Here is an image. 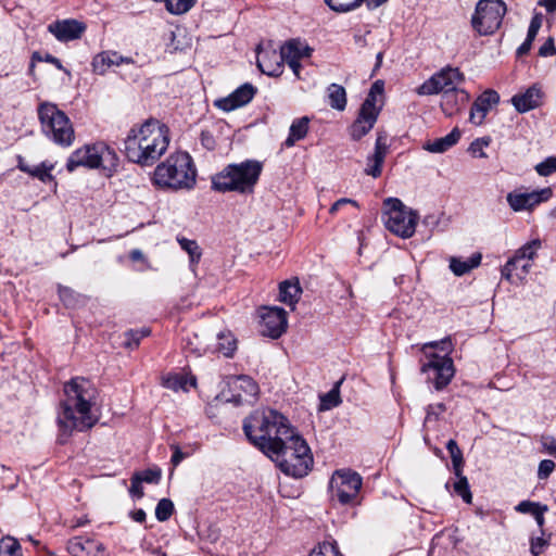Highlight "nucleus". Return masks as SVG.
I'll return each mask as SVG.
<instances>
[{
    "label": "nucleus",
    "mask_w": 556,
    "mask_h": 556,
    "mask_svg": "<svg viewBox=\"0 0 556 556\" xmlns=\"http://www.w3.org/2000/svg\"><path fill=\"white\" fill-rule=\"evenodd\" d=\"M117 165L116 152L104 142H97L76 149L67 159L66 169L72 173L79 166L90 169L102 168L111 176Z\"/></svg>",
    "instance_id": "nucleus-7"
},
{
    "label": "nucleus",
    "mask_w": 556,
    "mask_h": 556,
    "mask_svg": "<svg viewBox=\"0 0 556 556\" xmlns=\"http://www.w3.org/2000/svg\"><path fill=\"white\" fill-rule=\"evenodd\" d=\"M301 292L302 289L298 280H286L279 286V300L293 307L298 303Z\"/></svg>",
    "instance_id": "nucleus-28"
},
{
    "label": "nucleus",
    "mask_w": 556,
    "mask_h": 556,
    "mask_svg": "<svg viewBox=\"0 0 556 556\" xmlns=\"http://www.w3.org/2000/svg\"><path fill=\"white\" fill-rule=\"evenodd\" d=\"M446 448L452 458L454 475L459 476L463 472V467H464L463 453H462L457 442L453 439L447 441Z\"/></svg>",
    "instance_id": "nucleus-33"
},
{
    "label": "nucleus",
    "mask_w": 556,
    "mask_h": 556,
    "mask_svg": "<svg viewBox=\"0 0 556 556\" xmlns=\"http://www.w3.org/2000/svg\"><path fill=\"white\" fill-rule=\"evenodd\" d=\"M325 2L336 12H349L362 4V0H325Z\"/></svg>",
    "instance_id": "nucleus-42"
},
{
    "label": "nucleus",
    "mask_w": 556,
    "mask_h": 556,
    "mask_svg": "<svg viewBox=\"0 0 556 556\" xmlns=\"http://www.w3.org/2000/svg\"><path fill=\"white\" fill-rule=\"evenodd\" d=\"M542 504L531 502V501H522L516 506V510L521 514H531L532 516L534 513L540 509Z\"/></svg>",
    "instance_id": "nucleus-51"
},
{
    "label": "nucleus",
    "mask_w": 556,
    "mask_h": 556,
    "mask_svg": "<svg viewBox=\"0 0 556 556\" xmlns=\"http://www.w3.org/2000/svg\"><path fill=\"white\" fill-rule=\"evenodd\" d=\"M55 164L49 161H43L39 165L30 166L22 156L17 157V168L27 173L31 177L39 179L42 182H55L54 176L51 172L54 169Z\"/></svg>",
    "instance_id": "nucleus-21"
},
{
    "label": "nucleus",
    "mask_w": 556,
    "mask_h": 556,
    "mask_svg": "<svg viewBox=\"0 0 556 556\" xmlns=\"http://www.w3.org/2000/svg\"><path fill=\"white\" fill-rule=\"evenodd\" d=\"M506 200L510 208L515 212L530 211L526 192H509Z\"/></svg>",
    "instance_id": "nucleus-35"
},
{
    "label": "nucleus",
    "mask_w": 556,
    "mask_h": 556,
    "mask_svg": "<svg viewBox=\"0 0 556 556\" xmlns=\"http://www.w3.org/2000/svg\"><path fill=\"white\" fill-rule=\"evenodd\" d=\"M541 25H542V15L535 14L532 17L529 29H528L527 37L529 38V40H534V38L536 37V35L539 33Z\"/></svg>",
    "instance_id": "nucleus-53"
},
{
    "label": "nucleus",
    "mask_w": 556,
    "mask_h": 556,
    "mask_svg": "<svg viewBox=\"0 0 556 556\" xmlns=\"http://www.w3.org/2000/svg\"><path fill=\"white\" fill-rule=\"evenodd\" d=\"M256 66L257 70L263 71L265 66H268L265 59L270 53V50H265L263 46L260 43L256 47ZM273 54H275V51H271Z\"/></svg>",
    "instance_id": "nucleus-52"
},
{
    "label": "nucleus",
    "mask_w": 556,
    "mask_h": 556,
    "mask_svg": "<svg viewBox=\"0 0 556 556\" xmlns=\"http://www.w3.org/2000/svg\"><path fill=\"white\" fill-rule=\"evenodd\" d=\"M548 545V540L543 536L531 538L530 552L533 556L541 555Z\"/></svg>",
    "instance_id": "nucleus-49"
},
{
    "label": "nucleus",
    "mask_w": 556,
    "mask_h": 556,
    "mask_svg": "<svg viewBox=\"0 0 556 556\" xmlns=\"http://www.w3.org/2000/svg\"><path fill=\"white\" fill-rule=\"evenodd\" d=\"M465 80L463 72H435L417 88L419 96L448 93L457 90V85Z\"/></svg>",
    "instance_id": "nucleus-14"
},
{
    "label": "nucleus",
    "mask_w": 556,
    "mask_h": 556,
    "mask_svg": "<svg viewBox=\"0 0 556 556\" xmlns=\"http://www.w3.org/2000/svg\"><path fill=\"white\" fill-rule=\"evenodd\" d=\"M543 90L540 84H533L523 92H519L511 98V104L519 113H526L541 105Z\"/></svg>",
    "instance_id": "nucleus-19"
},
{
    "label": "nucleus",
    "mask_w": 556,
    "mask_h": 556,
    "mask_svg": "<svg viewBox=\"0 0 556 556\" xmlns=\"http://www.w3.org/2000/svg\"><path fill=\"white\" fill-rule=\"evenodd\" d=\"M261 332L273 339L279 338L287 328V313L281 307H264L261 314Z\"/></svg>",
    "instance_id": "nucleus-17"
},
{
    "label": "nucleus",
    "mask_w": 556,
    "mask_h": 556,
    "mask_svg": "<svg viewBox=\"0 0 556 556\" xmlns=\"http://www.w3.org/2000/svg\"><path fill=\"white\" fill-rule=\"evenodd\" d=\"M262 169V163L254 160L229 164L212 178V187L219 192L250 193L258 181Z\"/></svg>",
    "instance_id": "nucleus-5"
},
{
    "label": "nucleus",
    "mask_w": 556,
    "mask_h": 556,
    "mask_svg": "<svg viewBox=\"0 0 556 556\" xmlns=\"http://www.w3.org/2000/svg\"><path fill=\"white\" fill-rule=\"evenodd\" d=\"M59 295L61 301L68 307H75L78 302V295L67 287H60Z\"/></svg>",
    "instance_id": "nucleus-47"
},
{
    "label": "nucleus",
    "mask_w": 556,
    "mask_h": 556,
    "mask_svg": "<svg viewBox=\"0 0 556 556\" xmlns=\"http://www.w3.org/2000/svg\"><path fill=\"white\" fill-rule=\"evenodd\" d=\"M489 142L483 140V139H477L476 141H473L471 144H470V151L473 153V154H477L478 153V156L479 157H485V153L483 152L482 150V147L483 146H488Z\"/></svg>",
    "instance_id": "nucleus-58"
},
{
    "label": "nucleus",
    "mask_w": 556,
    "mask_h": 556,
    "mask_svg": "<svg viewBox=\"0 0 556 556\" xmlns=\"http://www.w3.org/2000/svg\"><path fill=\"white\" fill-rule=\"evenodd\" d=\"M129 493L132 497H136V498H141L144 495L142 482L139 479V476H137L136 473H134L130 479Z\"/></svg>",
    "instance_id": "nucleus-50"
},
{
    "label": "nucleus",
    "mask_w": 556,
    "mask_h": 556,
    "mask_svg": "<svg viewBox=\"0 0 556 556\" xmlns=\"http://www.w3.org/2000/svg\"><path fill=\"white\" fill-rule=\"evenodd\" d=\"M457 480L453 483L454 492L459 495L465 503L470 504L472 500V495L469 489L468 480L463 472L459 476H455Z\"/></svg>",
    "instance_id": "nucleus-37"
},
{
    "label": "nucleus",
    "mask_w": 556,
    "mask_h": 556,
    "mask_svg": "<svg viewBox=\"0 0 556 556\" xmlns=\"http://www.w3.org/2000/svg\"><path fill=\"white\" fill-rule=\"evenodd\" d=\"M200 141H201V144L207 149V150H214L215 147H216V141H215V138L214 136L212 135V132L210 130H202L201 134H200Z\"/></svg>",
    "instance_id": "nucleus-54"
},
{
    "label": "nucleus",
    "mask_w": 556,
    "mask_h": 556,
    "mask_svg": "<svg viewBox=\"0 0 556 556\" xmlns=\"http://www.w3.org/2000/svg\"><path fill=\"white\" fill-rule=\"evenodd\" d=\"M308 125L309 118L307 116L295 118L290 126L289 135L283 146L291 148L296 141L304 139L308 132Z\"/></svg>",
    "instance_id": "nucleus-26"
},
{
    "label": "nucleus",
    "mask_w": 556,
    "mask_h": 556,
    "mask_svg": "<svg viewBox=\"0 0 556 556\" xmlns=\"http://www.w3.org/2000/svg\"><path fill=\"white\" fill-rule=\"evenodd\" d=\"M386 157H382L380 155L371 154L367 157V166L364 169L365 174L368 176H371L374 178H377L381 175L382 172V165Z\"/></svg>",
    "instance_id": "nucleus-40"
},
{
    "label": "nucleus",
    "mask_w": 556,
    "mask_h": 556,
    "mask_svg": "<svg viewBox=\"0 0 556 556\" xmlns=\"http://www.w3.org/2000/svg\"><path fill=\"white\" fill-rule=\"evenodd\" d=\"M362 477L352 470H337L330 480V494L342 505L355 504L362 488Z\"/></svg>",
    "instance_id": "nucleus-11"
},
{
    "label": "nucleus",
    "mask_w": 556,
    "mask_h": 556,
    "mask_svg": "<svg viewBox=\"0 0 556 556\" xmlns=\"http://www.w3.org/2000/svg\"><path fill=\"white\" fill-rule=\"evenodd\" d=\"M249 441L269 457L280 459L283 472L295 478L308 473L313 456L306 441L274 409H256L243 421Z\"/></svg>",
    "instance_id": "nucleus-1"
},
{
    "label": "nucleus",
    "mask_w": 556,
    "mask_h": 556,
    "mask_svg": "<svg viewBox=\"0 0 556 556\" xmlns=\"http://www.w3.org/2000/svg\"><path fill=\"white\" fill-rule=\"evenodd\" d=\"M312 48L300 39H291L280 48V60L291 70H299L308 66Z\"/></svg>",
    "instance_id": "nucleus-15"
},
{
    "label": "nucleus",
    "mask_w": 556,
    "mask_h": 556,
    "mask_svg": "<svg viewBox=\"0 0 556 556\" xmlns=\"http://www.w3.org/2000/svg\"><path fill=\"white\" fill-rule=\"evenodd\" d=\"M421 371L427 375L428 380L433 381L437 390L445 388L455 372L452 358L438 354L428 356V361L421 366Z\"/></svg>",
    "instance_id": "nucleus-13"
},
{
    "label": "nucleus",
    "mask_w": 556,
    "mask_h": 556,
    "mask_svg": "<svg viewBox=\"0 0 556 556\" xmlns=\"http://www.w3.org/2000/svg\"><path fill=\"white\" fill-rule=\"evenodd\" d=\"M506 5L502 0H480L471 18L473 29L480 35L493 34L502 24Z\"/></svg>",
    "instance_id": "nucleus-10"
},
{
    "label": "nucleus",
    "mask_w": 556,
    "mask_h": 556,
    "mask_svg": "<svg viewBox=\"0 0 556 556\" xmlns=\"http://www.w3.org/2000/svg\"><path fill=\"white\" fill-rule=\"evenodd\" d=\"M345 204H352L353 206L358 207V203L355 200L342 198L331 205L329 213L332 215L336 214Z\"/></svg>",
    "instance_id": "nucleus-55"
},
{
    "label": "nucleus",
    "mask_w": 556,
    "mask_h": 556,
    "mask_svg": "<svg viewBox=\"0 0 556 556\" xmlns=\"http://www.w3.org/2000/svg\"><path fill=\"white\" fill-rule=\"evenodd\" d=\"M556 53V49L554 46V40L548 38L540 48L539 54L541 56H549Z\"/></svg>",
    "instance_id": "nucleus-57"
},
{
    "label": "nucleus",
    "mask_w": 556,
    "mask_h": 556,
    "mask_svg": "<svg viewBox=\"0 0 556 556\" xmlns=\"http://www.w3.org/2000/svg\"><path fill=\"white\" fill-rule=\"evenodd\" d=\"M48 29L61 41H70L79 38L85 31V25L76 20H64L52 23Z\"/></svg>",
    "instance_id": "nucleus-20"
},
{
    "label": "nucleus",
    "mask_w": 556,
    "mask_h": 556,
    "mask_svg": "<svg viewBox=\"0 0 556 556\" xmlns=\"http://www.w3.org/2000/svg\"><path fill=\"white\" fill-rule=\"evenodd\" d=\"M540 248L541 241L539 239L527 242L519 248L503 266L501 270L502 278L511 281L515 274L519 279H523L528 275Z\"/></svg>",
    "instance_id": "nucleus-12"
},
{
    "label": "nucleus",
    "mask_w": 556,
    "mask_h": 556,
    "mask_svg": "<svg viewBox=\"0 0 556 556\" xmlns=\"http://www.w3.org/2000/svg\"><path fill=\"white\" fill-rule=\"evenodd\" d=\"M329 104L332 109L343 111L346 106L345 89L337 84H331L328 87Z\"/></svg>",
    "instance_id": "nucleus-31"
},
{
    "label": "nucleus",
    "mask_w": 556,
    "mask_h": 556,
    "mask_svg": "<svg viewBox=\"0 0 556 556\" xmlns=\"http://www.w3.org/2000/svg\"><path fill=\"white\" fill-rule=\"evenodd\" d=\"M341 381H338L336 386L327 393L320 395L319 410H329L337 407L341 403L339 387Z\"/></svg>",
    "instance_id": "nucleus-34"
},
{
    "label": "nucleus",
    "mask_w": 556,
    "mask_h": 556,
    "mask_svg": "<svg viewBox=\"0 0 556 556\" xmlns=\"http://www.w3.org/2000/svg\"><path fill=\"white\" fill-rule=\"evenodd\" d=\"M532 41L527 37L525 42L518 48L517 53L519 55L526 54L530 50Z\"/></svg>",
    "instance_id": "nucleus-64"
},
{
    "label": "nucleus",
    "mask_w": 556,
    "mask_h": 556,
    "mask_svg": "<svg viewBox=\"0 0 556 556\" xmlns=\"http://www.w3.org/2000/svg\"><path fill=\"white\" fill-rule=\"evenodd\" d=\"M177 242L180 248L188 253L190 266L192 269L198 265L202 256V250L195 240L187 239L185 237L178 236Z\"/></svg>",
    "instance_id": "nucleus-30"
},
{
    "label": "nucleus",
    "mask_w": 556,
    "mask_h": 556,
    "mask_svg": "<svg viewBox=\"0 0 556 556\" xmlns=\"http://www.w3.org/2000/svg\"><path fill=\"white\" fill-rule=\"evenodd\" d=\"M236 389H240L244 392V396L240 393L233 396L236 404L247 402V396L254 397L258 392L256 382L248 376H240L237 378Z\"/></svg>",
    "instance_id": "nucleus-29"
},
{
    "label": "nucleus",
    "mask_w": 556,
    "mask_h": 556,
    "mask_svg": "<svg viewBox=\"0 0 556 556\" xmlns=\"http://www.w3.org/2000/svg\"><path fill=\"white\" fill-rule=\"evenodd\" d=\"M308 556H340V552L336 541H324Z\"/></svg>",
    "instance_id": "nucleus-38"
},
{
    "label": "nucleus",
    "mask_w": 556,
    "mask_h": 556,
    "mask_svg": "<svg viewBox=\"0 0 556 556\" xmlns=\"http://www.w3.org/2000/svg\"><path fill=\"white\" fill-rule=\"evenodd\" d=\"M101 548L102 545L99 542L87 536H75L67 543V551L73 556H92Z\"/></svg>",
    "instance_id": "nucleus-23"
},
{
    "label": "nucleus",
    "mask_w": 556,
    "mask_h": 556,
    "mask_svg": "<svg viewBox=\"0 0 556 556\" xmlns=\"http://www.w3.org/2000/svg\"><path fill=\"white\" fill-rule=\"evenodd\" d=\"M539 5L544 7L548 12L556 9V0H540Z\"/></svg>",
    "instance_id": "nucleus-63"
},
{
    "label": "nucleus",
    "mask_w": 556,
    "mask_h": 556,
    "mask_svg": "<svg viewBox=\"0 0 556 556\" xmlns=\"http://www.w3.org/2000/svg\"><path fill=\"white\" fill-rule=\"evenodd\" d=\"M460 139V131L458 128H454L450 134L442 138H438L433 141H428L424 144V150L430 153H444L453 146H455Z\"/></svg>",
    "instance_id": "nucleus-24"
},
{
    "label": "nucleus",
    "mask_w": 556,
    "mask_h": 556,
    "mask_svg": "<svg viewBox=\"0 0 556 556\" xmlns=\"http://www.w3.org/2000/svg\"><path fill=\"white\" fill-rule=\"evenodd\" d=\"M548 510V507L546 505H542L540 509H538L533 517L541 530V532L543 533V527H544V523H545V517H544V514Z\"/></svg>",
    "instance_id": "nucleus-59"
},
{
    "label": "nucleus",
    "mask_w": 556,
    "mask_h": 556,
    "mask_svg": "<svg viewBox=\"0 0 556 556\" xmlns=\"http://www.w3.org/2000/svg\"><path fill=\"white\" fill-rule=\"evenodd\" d=\"M500 96L495 90L489 89L482 92L473 102L469 121L475 125H481L488 112L498 103Z\"/></svg>",
    "instance_id": "nucleus-18"
},
{
    "label": "nucleus",
    "mask_w": 556,
    "mask_h": 556,
    "mask_svg": "<svg viewBox=\"0 0 556 556\" xmlns=\"http://www.w3.org/2000/svg\"><path fill=\"white\" fill-rule=\"evenodd\" d=\"M168 144V127L156 119H149L129 130L124 140V153L131 163L152 166L166 152Z\"/></svg>",
    "instance_id": "nucleus-3"
},
{
    "label": "nucleus",
    "mask_w": 556,
    "mask_h": 556,
    "mask_svg": "<svg viewBox=\"0 0 556 556\" xmlns=\"http://www.w3.org/2000/svg\"><path fill=\"white\" fill-rule=\"evenodd\" d=\"M174 513V504L168 498H162L159 501L155 507V517L159 521L164 522L168 520Z\"/></svg>",
    "instance_id": "nucleus-41"
},
{
    "label": "nucleus",
    "mask_w": 556,
    "mask_h": 556,
    "mask_svg": "<svg viewBox=\"0 0 556 556\" xmlns=\"http://www.w3.org/2000/svg\"><path fill=\"white\" fill-rule=\"evenodd\" d=\"M384 105V83L376 80L361 105L357 118L350 127L351 138L355 141L361 140L375 126L378 116Z\"/></svg>",
    "instance_id": "nucleus-8"
},
{
    "label": "nucleus",
    "mask_w": 556,
    "mask_h": 556,
    "mask_svg": "<svg viewBox=\"0 0 556 556\" xmlns=\"http://www.w3.org/2000/svg\"><path fill=\"white\" fill-rule=\"evenodd\" d=\"M481 253H473L468 260L452 256L450 258V269L455 276L459 277L478 267L481 263Z\"/></svg>",
    "instance_id": "nucleus-25"
},
{
    "label": "nucleus",
    "mask_w": 556,
    "mask_h": 556,
    "mask_svg": "<svg viewBox=\"0 0 556 556\" xmlns=\"http://www.w3.org/2000/svg\"><path fill=\"white\" fill-rule=\"evenodd\" d=\"M526 194H527L529 207H530V210H532L540 203L548 201L553 195V191L549 187H547V188H543L540 190L526 192Z\"/></svg>",
    "instance_id": "nucleus-36"
},
{
    "label": "nucleus",
    "mask_w": 556,
    "mask_h": 556,
    "mask_svg": "<svg viewBox=\"0 0 556 556\" xmlns=\"http://www.w3.org/2000/svg\"><path fill=\"white\" fill-rule=\"evenodd\" d=\"M345 204H352L353 206L358 207V203L355 200L342 198L331 205L329 213L332 215L336 214Z\"/></svg>",
    "instance_id": "nucleus-56"
},
{
    "label": "nucleus",
    "mask_w": 556,
    "mask_h": 556,
    "mask_svg": "<svg viewBox=\"0 0 556 556\" xmlns=\"http://www.w3.org/2000/svg\"><path fill=\"white\" fill-rule=\"evenodd\" d=\"M141 482L157 484L162 478V470L159 467L148 468L142 471H136Z\"/></svg>",
    "instance_id": "nucleus-44"
},
{
    "label": "nucleus",
    "mask_w": 556,
    "mask_h": 556,
    "mask_svg": "<svg viewBox=\"0 0 556 556\" xmlns=\"http://www.w3.org/2000/svg\"><path fill=\"white\" fill-rule=\"evenodd\" d=\"M63 391L65 397L58 413L61 443H64L74 430L84 431L97 422L91 407L96 404L98 391L90 380L75 377L64 384Z\"/></svg>",
    "instance_id": "nucleus-2"
},
{
    "label": "nucleus",
    "mask_w": 556,
    "mask_h": 556,
    "mask_svg": "<svg viewBox=\"0 0 556 556\" xmlns=\"http://www.w3.org/2000/svg\"><path fill=\"white\" fill-rule=\"evenodd\" d=\"M130 516H131L134 521L140 522V523L144 522L146 518H147L146 511L143 509H141V508L132 511L130 514Z\"/></svg>",
    "instance_id": "nucleus-62"
},
{
    "label": "nucleus",
    "mask_w": 556,
    "mask_h": 556,
    "mask_svg": "<svg viewBox=\"0 0 556 556\" xmlns=\"http://www.w3.org/2000/svg\"><path fill=\"white\" fill-rule=\"evenodd\" d=\"M152 182L161 189L191 190L197 182V169L192 157L187 152L170 154L155 167Z\"/></svg>",
    "instance_id": "nucleus-4"
},
{
    "label": "nucleus",
    "mask_w": 556,
    "mask_h": 556,
    "mask_svg": "<svg viewBox=\"0 0 556 556\" xmlns=\"http://www.w3.org/2000/svg\"><path fill=\"white\" fill-rule=\"evenodd\" d=\"M237 350V341L230 331H222L216 337V343L211 351L231 357Z\"/></svg>",
    "instance_id": "nucleus-27"
},
{
    "label": "nucleus",
    "mask_w": 556,
    "mask_h": 556,
    "mask_svg": "<svg viewBox=\"0 0 556 556\" xmlns=\"http://www.w3.org/2000/svg\"><path fill=\"white\" fill-rule=\"evenodd\" d=\"M257 88L250 83H244L235 89L229 96L219 98L214 101V106L224 111L231 112L248 105L255 94Z\"/></svg>",
    "instance_id": "nucleus-16"
},
{
    "label": "nucleus",
    "mask_w": 556,
    "mask_h": 556,
    "mask_svg": "<svg viewBox=\"0 0 556 556\" xmlns=\"http://www.w3.org/2000/svg\"><path fill=\"white\" fill-rule=\"evenodd\" d=\"M184 458H185V454L180 451V448L178 446H175L174 453H173V456L170 459L172 464L174 466H177Z\"/></svg>",
    "instance_id": "nucleus-61"
},
{
    "label": "nucleus",
    "mask_w": 556,
    "mask_h": 556,
    "mask_svg": "<svg viewBox=\"0 0 556 556\" xmlns=\"http://www.w3.org/2000/svg\"><path fill=\"white\" fill-rule=\"evenodd\" d=\"M388 149H389L388 135H387L386 131L379 130L377 132V139H376V143H375V151H374L372 154L386 157Z\"/></svg>",
    "instance_id": "nucleus-46"
},
{
    "label": "nucleus",
    "mask_w": 556,
    "mask_h": 556,
    "mask_svg": "<svg viewBox=\"0 0 556 556\" xmlns=\"http://www.w3.org/2000/svg\"><path fill=\"white\" fill-rule=\"evenodd\" d=\"M540 176L546 177L556 172V156H549L535 166Z\"/></svg>",
    "instance_id": "nucleus-45"
},
{
    "label": "nucleus",
    "mask_w": 556,
    "mask_h": 556,
    "mask_svg": "<svg viewBox=\"0 0 556 556\" xmlns=\"http://www.w3.org/2000/svg\"><path fill=\"white\" fill-rule=\"evenodd\" d=\"M383 220L386 227L394 235L410 238L416 230L418 214L407 208L401 200L388 198L384 200Z\"/></svg>",
    "instance_id": "nucleus-9"
},
{
    "label": "nucleus",
    "mask_w": 556,
    "mask_h": 556,
    "mask_svg": "<svg viewBox=\"0 0 556 556\" xmlns=\"http://www.w3.org/2000/svg\"><path fill=\"white\" fill-rule=\"evenodd\" d=\"M135 62L131 58L124 56L116 51L106 50L94 55L92 60L93 70H104L113 66H131Z\"/></svg>",
    "instance_id": "nucleus-22"
},
{
    "label": "nucleus",
    "mask_w": 556,
    "mask_h": 556,
    "mask_svg": "<svg viewBox=\"0 0 556 556\" xmlns=\"http://www.w3.org/2000/svg\"><path fill=\"white\" fill-rule=\"evenodd\" d=\"M188 383L190 386H195V379L194 378L188 379L186 376L179 375V374L168 375L167 377H165L163 379V386L165 388L174 390V391H178V390L187 391Z\"/></svg>",
    "instance_id": "nucleus-32"
},
{
    "label": "nucleus",
    "mask_w": 556,
    "mask_h": 556,
    "mask_svg": "<svg viewBox=\"0 0 556 556\" xmlns=\"http://www.w3.org/2000/svg\"><path fill=\"white\" fill-rule=\"evenodd\" d=\"M149 334L150 330L148 328L129 330L125 332V345L129 349H136L140 344V341Z\"/></svg>",
    "instance_id": "nucleus-43"
},
{
    "label": "nucleus",
    "mask_w": 556,
    "mask_h": 556,
    "mask_svg": "<svg viewBox=\"0 0 556 556\" xmlns=\"http://www.w3.org/2000/svg\"><path fill=\"white\" fill-rule=\"evenodd\" d=\"M543 447L545 451L556 457V439L554 438H544Z\"/></svg>",
    "instance_id": "nucleus-60"
},
{
    "label": "nucleus",
    "mask_w": 556,
    "mask_h": 556,
    "mask_svg": "<svg viewBox=\"0 0 556 556\" xmlns=\"http://www.w3.org/2000/svg\"><path fill=\"white\" fill-rule=\"evenodd\" d=\"M555 469V463L552 459H543L539 464L538 468V478L540 480H545L549 477V475Z\"/></svg>",
    "instance_id": "nucleus-48"
},
{
    "label": "nucleus",
    "mask_w": 556,
    "mask_h": 556,
    "mask_svg": "<svg viewBox=\"0 0 556 556\" xmlns=\"http://www.w3.org/2000/svg\"><path fill=\"white\" fill-rule=\"evenodd\" d=\"M0 556H22L20 543L11 538H3L0 541Z\"/></svg>",
    "instance_id": "nucleus-39"
},
{
    "label": "nucleus",
    "mask_w": 556,
    "mask_h": 556,
    "mask_svg": "<svg viewBox=\"0 0 556 556\" xmlns=\"http://www.w3.org/2000/svg\"><path fill=\"white\" fill-rule=\"evenodd\" d=\"M37 114L42 134L55 144L68 148L75 140V131L68 116L56 104L41 102Z\"/></svg>",
    "instance_id": "nucleus-6"
}]
</instances>
